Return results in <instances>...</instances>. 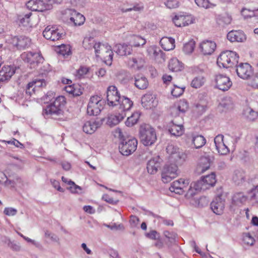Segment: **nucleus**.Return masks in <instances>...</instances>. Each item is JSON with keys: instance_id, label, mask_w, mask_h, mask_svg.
<instances>
[{"instance_id": "nucleus-59", "label": "nucleus", "mask_w": 258, "mask_h": 258, "mask_svg": "<svg viewBox=\"0 0 258 258\" xmlns=\"http://www.w3.org/2000/svg\"><path fill=\"white\" fill-rule=\"evenodd\" d=\"M180 149L173 145H168L166 148L167 153L169 155V158H170L175 153L178 152Z\"/></svg>"}, {"instance_id": "nucleus-8", "label": "nucleus", "mask_w": 258, "mask_h": 258, "mask_svg": "<svg viewBox=\"0 0 258 258\" xmlns=\"http://www.w3.org/2000/svg\"><path fill=\"white\" fill-rule=\"evenodd\" d=\"M178 175V167L176 164L170 163L165 164L162 171L161 176L162 181L168 183Z\"/></svg>"}, {"instance_id": "nucleus-64", "label": "nucleus", "mask_w": 258, "mask_h": 258, "mask_svg": "<svg viewBox=\"0 0 258 258\" xmlns=\"http://www.w3.org/2000/svg\"><path fill=\"white\" fill-rule=\"evenodd\" d=\"M88 71L89 69L88 68L85 67H81L77 72V76H78L79 78H81L85 75H86L88 72Z\"/></svg>"}, {"instance_id": "nucleus-3", "label": "nucleus", "mask_w": 258, "mask_h": 258, "mask_svg": "<svg viewBox=\"0 0 258 258\" xmlns=\"http://www.w3.org/2000/svg\"><path fill=\"white\" fill-rule=\"evenodd\" d=\"M94 51L96 57H102L104 62L107 65L109 66L111 65L113 52L111 46L108 43L97 42L95 45Z\"/></svg>"}, {"instance_id": "nucleus-56", "label": "nucleus", "mask_w": 258, "mask_h": 258, "mask_svg": "<svg viewBox=\"0 0 258 258\" xmlns=\"http://www.w3.org/2000/svg\"><path fill=\"white\" fill-rule=\"evenodd\" d=\"M144 9L143 5L141 3L134 4L132 7L127 8L124 10V12L134 11H141Z\"/></svg>"}, {"instance_id": "nucleus-22", "label": "nucleus", "mask_w": 258, "mask_h": 258, "mask_svg": "<svg viewBox=\"0 0 258 258\" xmlns=\"http://www.w3.org/2000/svg\"><path fill=\"white\" fill-rule=\"evenodd\" d=\"M211 160L209 157H202L199 161L198 165L196 169V172L199 174L204 173L209 169L211 166Z\"/></svg>"}, {"instance_id": "nucleus-7", "label": "nucleus", "mask_w": 258, "mask_h": 258, "mask_svg": "<svg viewBox=\"0 0 258 258\" xmlns=\"http://www.w3.org/2000/svg\"><path fill=\"white\" fill-rule=\"evenodd\" d=\"M105 101L100 96H92L87 106V113L90 115H97L103 109Z\"/></svg>"}, {"instance_id": "nucleus-52", "label": "nucleus", "mask_w": 258, "mask_h": 258, "mask_svg": "<svg viewBox=\"0 0 258 258\" xmlns=\"http://www.w3.org/2000/svg\"><path fill=\"white\" fill-rule=\"evenodd\" d=\"M184 89L185 87H179L176 85H174V88L171 91V94L175 97H178L183 94Z\"/></svg>"}, {"instance_id": "nucleus-20", "label": "nucleus", "mask_w": 258, "mask_h": 258, "mask_svg": "<svg viewBox=\"0 0 258 258\" xmlns=\"http://www.w3.org/2000/svg\"><path fill=\"white\" fill-rule=\"evenodd\" d=\"M168 132L175 137L181 136L184 132V128L181 123H177L175 120H172L168 125Z\"/></svg>"}, {"instance_id": "nucleus-60", "label": "nucleus", "mask_w": 258, "mask_h": 258, "mask_svg": "<svg viewBox=\"0 0 258 258\" xmlns=\"http://www.w3.org/2000/svg\"><path fill=\"white\" fill-rule=\"evenodd\" d=\"M63 36H64V35L62 32H60L58 29H55L54 34L51 37V39H50V40L52 41L58 40L61 39Z\"/></svg>"}, {"instance_id": "nucleus-14", "label": "nucleus", "mask_w": 258, "mask_h": 258, "mask_svg": "<svg viewBox=\"0 0 258 258\" xmlns=\"http://www.w3.org/2000/svg\"><path fill=\"white\" fill-rule=\"evenodd\" d=\"M16 68L11 66H4L0 70V83H7L15 74Z\"/></svg>"}, {"instance_id": "nucleus-50", "label": "nucleus", "mask_w": 258, "mask_h": 258, "mask_svg": "<svg viewBox=\"0 0 258 258\" xmlns=\"http://www.w3.org/2000/svg\"><path fill=\"white\" fill-rule=\"evenodd\" d=\"M242 240L243 242L248 245H253L255 240L249 233H245L243 234Z\"/></svg>"}, {"instance_id": "nucleus-54", "label": "nucleus", "mask_w": 258, "mask_h": 258, "mask_svg": "<svg viewBox=\"0 0 258 258\" xmlns=\"http://www.w3.org/2000/svg\"><path fill=\"white\" fill-rule=\"evenodd\" d=\"M232 20L231 17L228 15H225L220 17L219 19L218 23L220 25H229L231 23Z\"/></svg>"}, {"instance_id": "nucleus-26", "label": "nucleus", "mask_w": 258, "mask_h": 258, "mask_svg": "<svg viewBox=\"0 0 258 258\" xmlns=\"http://www.w3.org/2000/svg\"><path fill=\"white\" fill-rule=\"evenodd\" d=\"M188 108L187 102L184 101H180L177 106H174L171 108V115L173 117L179 116L180 113H184Z\"/></svg>"}, {"instance_id": "nucleus-42", "label": "nucleus", "mask_w": 258, "mask_h": 258, "mask_svg": "<svg viewBox=\"0 0 258 258\" xmlns=\"http://www.w3.org/2000/svg\"><path fill=\"white\" fill-rule=\"evenodd\" d=\"M97 42H95L93 38L86 37L83 41V46L86 49H95V45Z\"/></svg>"}, {"instance_id": "nucleus-10", "label": "nucleus", "mask_w": 258, "mask_h": 258, "mask_svg": "<svg viewBox=\"0 0 258 258\" xmlns=\"http://www.w3.org/2000/svg\"><path fill=\"white\" fill-rule=\"evenodd\" d=\"M21 57L25 62L31 65V68H35L43 61V57L38 52L31 51L24 52L22 54Z\"/></svg>"}, {"instance_id": "nucleus-30", "label": "nucleus", "mask_w": 258, "mask_h": 258, "mask_svg": "<svg viewBox=\"0 0 258 258\" xmlns=\"http://www.w3.org/2000/svg\"><path fill=\"white\" fill-rule=\"evenodd\" d=\"M126 116V113L118 111V114H111L108 118L107 123L110 126L117 125Z\"/></svg>"}, {"instance_id": "nucleus-62", "label": "nucleus", "mask_w": 258, "mask_h": 258, "mask_svg": "<svg viewBox=\"0 0 258 258\" xmlns=\"http://www.w3.org/2000/svg\"><path fill=\"white\" fill-rule=\"evenodd\" d=\"M17 210L13 208L9 207L5 208L4 213L8 216H13L16 215Z\"/></svg>"}, {"instance_id": "nucleus-38", "label": "nucleus", "mask_w": 258, "mask_h": 258, "mask_svg": "<svg viewBox=\"0 0 258 258\" xmlns=\"http://www.w3.org/2000/svg\"><path fill=\"white\" fill-rule=\"evenodd\" d=\"M146 42V40L140 36H133L130 40L132 47H139L144 45Z\"/></svg>"}, {"instance_id": "nucleus-55", "label": "nucleus", "mask_w": 258, "mask_h": 258, "mask_svg": "<svg viewBox=\"0 0 258 258\" xmlns=\"http://www.w3.org/2000/svg\"><path fill=\"white\" fill-rule=\"evenodd\" d=\"M216 148L218 152L221 155H226L229 152L228 148L225 145L224 143L220 144Z\"/></svg>"}, {"instance_id": "nucleus-37", "label": "nucleus", "mask_w": 258, "mask_h": 258, "mask_svg": "<svg viewBox=\"0 0 258 258\" xmlns=\"http://www.w3.org/2000/svg\"><path fill=\"white\" fill-rule=\"evenodd\" d=\"M164 236L168 240L167 244L169 247L175 244L176 242L177 234L173 232H170L168 231H165L163 233Z\"/></svg>"}, {"instance_id": "nucleus-9", "label": "nucleus", "mask_w": 258, "mask_h": 258, "mask_svg": "<svg viewBox=\"0 0 258 258\" xmlns=\"http://www.w3.org/2000/svg\"><path fill=\"white\" fill-rule=\"evenodd\" d=\"M107 101L109 106H115L118 105L121 97L115 86H110L107 89Z\"/></svg>"}, {"instance_id": "nucleus-2", "label": "nucleus", "mask_w": 258, "mask_h": 258, "mask_svg": "<svg viewBox=\"0 0 258 258\" xmlns=\"http://www.w3.org/2000/svg\"><path fill=\"white\" fill-rule=\"evenodd\" d=\"M238 59L239 56L235 52L226 50L220 54L217 63L220 68H231L238 64Z\"/></svg>"}, {"instance_id": "nucleus-1", "label": "nucleus", "mask_w": 258, "mask_h": 258, "mask_svg": "<svg viewBox=\"0 0 258 258\" xmlns=\"http://www.w3.org/2000/svg\"><path fill=\"white\" fill-rule=\"evenodd\" d=\"M115 136L120 140L118 149L122 155L128 156L136 150L138 141L136 139L125 137L120 128L116 129Z\"/></svg>"}, {"instance_id": "nucleus-18", "label": "nucleus", "mask_w": 258, "mask_h": 258, "mask_svg": "<svg viewBox=\"0 0 258 258\" xmlns=\"http://www.w3.org/2000/svg\"><path fill=\"white\" fill-rule=\"evenodd\" d=\"M31 39L25 36H15L12 38V43L18 49H24L31 44Z\"/></svg>"}, {"instance_id": "nucleus-57", "label": "nucleus", "mask_w": 258, "mask_h": 258, "mask_svg": "<svg viewBox=\"0 0 258 258\" xmlns=\"http://www.w3.org/2000/svg\"><path fill=\"white\" fill-rule=\"evenodd\" d=\"M232 102L229 97L224 98L220 103V105L222 107L227 109L232 108Z\"/></svg>"}, {"instance_id": "nucleus-25", "label": "nucleus", "mask_w": 258, "mask_h": 258, "mask_svg": "<svg viewBox=\"0 0 258 258\" xmlns=\"http://www.w3.org/2000/svg\"><path fill=\"white\" fill-rule=\"evenodd\" d=\"M71 17L70 22L74 24V26H81L83 25L85 21L84 16L75 10H69Z\"/></svg>"}, {"instance_id": "nucleus-41", "label": "nucleus", "mask_w": 258, "mask_h": 258, "mask_svg": "<svg viewBox=\"0 0 258 258\" xmlns=\"http://www.w3.org/2000/svg\"><path fill=\"white\" fill-rule=\"evenodd\" d=\"M247 197L242 192H237L234 195L232 198V201L235 204L238 205L243 204L247 200Z\"/></svg>"}, {"instance_id": "nucleus-5", "label": "nucleus", "mask_w": 258, "mask_h": 258, "mask_svg": "<svg viewBox=\"0 0 258 258\" xmlns=\"http://www.w3.org/2000/svg\"><path fill=\"white\" fill-rule=\"evenodd\" d=\"M216 182L215 174L214 173H212L204 177H202L201 180L191 183L188 190V193L190 195L192 194L190 192L192 188H194L196 191L205 190L214 186Z\"/></svg>"}, {"instance_id": "nucleus-35", "label": "nucleus", "mask_w": 258, "mask_h": 258, "mask_svg": "<svg viewBox=\"0 0 258 258\" xmlns=\"http://www.w3.org/2000/svg\"><path fill=\"white\" fill-rule=\"evenodd\" d=\"M186 158V154L182 151L179 150L178 152L174 153L169 159L171 161L175 162L178 164H182Z\"/></svg>"}, {"instance_id": "nucleus-32", "label": "nucleus", "mask_w": 258, "mask_h": 258, "mask_svg": "<svg viewBox=\"0 0 258 258\" xmlns=\"http://www.w3.org/2000/svg\"><path fill=\"white\" fill-rule=\"evenodd\" d=\"M135 85L139 89H146L148 85L149 82L147 79L141 75H137L135 77Z\"/></svg>"}, {"instance_id": "nucleus-4", "label": "nucleus", "mask_w": 258, "mask_h": 258, "mask_svg": "<svg viewBox=\"0 0 258 258\" xmlns=\"http://www.w3.org/2000/svg\"><path fill=\"white\" fill-rule=\"evenodd\" d=\"M140 138L145 146L153 145L157 140L155 130L149 124H144L140 128Z\"/></svg>"}, {"instance_id": "nucleus-33", "label": "nucleus", "mask_w": 258, "mask_h": 258, "mask_svg": "<svg viewBox=\"0 0 258 258\" xmlns=\"http://www.w3.org/2000/svg\"><path fill=\"white\" fill-rule=\"evenodd\" d=\"M245 172L243 170H236L234 171L232 176V180L236 184H241L245 181Z\"/></svg>"}, {"instance_id": "nucleus-53", "label": "nucleus", "mask_w": 258, "mask_h": 258, "mask_svg": "<svg viewBox=\"0 0 258 258\" xmlns=\"http://www.w3.org/2000/svg\"><path fill=\"white\" fill-rule=\"evenodd\" d=\"M58 53L64 57L69 56L71 53L70 46L66 45H61L59 47Z\"/></svg>"}, {"instance_id": "nucleus-61", "label": "nucleus", "mask_w": 258, "mask_h": 258, "mask_svg": "<svg viewBox=\"0 0 258 258\" xmlns=\"http://www.w3.org/2000/svg\"><path fill=\"white\" fill-rule=\"evenodd\" d=\"M196 4L200 7L208 9L210 8L209 0H195Z\"/></svg>"}, {"instance_id": "nucleus-31", "label": "nucleus", "mask_w": 258, "mask_h": 258, "mask_svg": "<svg viewBox=\"0 0 258 258\" xmlns=\"http://www.w3.org/2000/svg\"><path fill=\"white\" fill-rule=\"evenodd\" d=\"M133 105V102L129 98L122 96L119 101V111L121 113L124 112L131 109Z\"/></svg>"}, {"instance_id": "nucleus-16", "label": "nucleus", "mask_w": 258, "mask_h": 258, "mask_svg": "<svg viewBox=\"0 0 258 258\" xmlns=\"http://www.w3.org/2000/svg\"><path fill=\"white\" fill-rule=\"evenodd\" d=\"M215 81L217 88L223 91H227L232 84L230 78L223 75H217Z\"/></svg>"}, {"instance_id": "nucleus-47", "label": "nucleus", "mask_w": 258, "mask_h": 258, "mask_svg": "<svg viewBox=\"0 0 258 258\" xmlns=\"http://www.w3.org/2000/svg\"><path fill=\"white\" fill-rule=\"evenodd\" d=\"M4 242L13 250L19 251L21 249V246L18 244V243L15 242L14 241H11L9 238H5Z\"/></svg>"}, {"instance_id": "nucleus-36", "label": "nucleus", "mask_w": 258, "mask_h": 258, "mask_svg": "<svg viewBox=\"0 0 258 258\" xmlns=\"http://www.w3.org/2000/svg\"><path fill=\"white\" fill-rule=\"evenodd\" d=\"M192 142L195 148L200 149L205 145L206 140L202 135H195L192 136Z\"/></svg>"}, {"instance_id": "nucleus-28", "label": "nucleus", "mask_w": 258, "mask_h": 258, "mask_svg": "<svg viewBox=\"0 0 258 258\" xmlns=\"http://www.w3.org/2000/svg\"><path fill=\"white\" fill-rule=\"evenodd\" d=\"M162 48L166 50L169 51L175 48V40L171 37H163L160 41Z\"/></svg>"}, {"instance_id": "nucleus-34", "label": "nucleus", "mask_w": 258, "mask_h": 258, "mask_svg": "<svg viewBox=\"0 0 258 258\" xmlns=\"http://www.w3.org/2000/svg\"><path fill=\"white\" fill-rule=\"evenodd\" d=\"M169 69L172 72H178L183 69L182 63L176 58H171L168 63Z\"/></svg>"}, {"instance_id": "nucleus-15", "label": "nucleus", "mask_w": 258, "mask_h": 258, "mask_svg": "<svg viewBox=\"0 0 258 258\" xmlns=\"http://www.w3.org/2000/svg\"><path fill=\"white\" fill-rule=\"evenodd\" d=\"M158 103V101L156 95L153 94L148 93L142 97V106L147 109L156 107Z\"/></svg>"}, {"instance_id": "nucleus-63", "label": "nucleus", "mask_w": 258, "mask_h": 258, "mask_svg": "<svg viewBox=\"0 0 258 258\" xmlns=\"http://www.w3.org/2000/svg\"><path fill=\"white\" fill-rule=\"evenodd\" d=\"M250 85L253 88L258 89V73H255L252 77Z\"/></svg>"}, {"instance_id": "nucleus-12", "label": "nucleus", "mask_w": 258, "mask_h": 258, "mask_svg": "<svg viewBox=\"0 0 258 258\" xmlns=\"http://www.w3.org/2000/svg\"><path fill=\"white\" fill-rule=\"evenodd\" d=\"M225 205V199L222 195L216 197L211 203V209L217 215L223 214Z\"/></svg>"}, {"instance_id": "nucleus-11", "label": "nucleus", "mask_w": 258, "mask_h": 258, "mask_svg": "<svg viewBox=\"0 0 258 258\" xmlns=\"http://www.w3.org/2000/svg\"><path fill=\"white\" fill-rule=\"evenodd\" d=\"M235 70L237 76L243 79L248 80L250 79L253 74L252 67L248 63H240L235 65Z\"/></svg>"}, {"instance_id": "nucleus-58", "label": "nucleus", "mask_w": 258, "mask_h": 258, "mask_svg": "<svg viewBox=\"0 0 258 258\" xmlns=\"http://www.w3.org/2000/svg\"><path fill=\"white\" fill-rule=\"evenodd\" d=\"M68 184L70 185L68 189H69L72 193H78V189L80 190H82L80 186L76 185L75 182L72 180H69Z\"/></svg>"}, {"instance_id": "nucleus-40", "label": "nucleus", "mask_w": 258, "mask_h": 258, "mask_svg": "<svg viewBox=\"0 0 258 258\" xmlns=\"http://www.w3.org/2000/svg\"><path fill=\"white\" fill-rule=\"evenodd\" d=\"M243 114L249 121L254 120L258 116L257 112L248 107L244 109Z\"/></svg>"}, {"instance_id": "nucleus-19", "label": "nucleus", "mask_w": 258, "mask_h": 258, "mask_svg": "<svg viewBox=\"0 0 258 258\" xmlns=\"http://www.w3.org/2000/svg\"><path fill=\"white\" fill-rule=\"evenodd\" d=\"M46 85V83L44 79H35L27 84L26 88V93L31 96L34 93L36 88L44 87Z\"/></svg>"}, {"instance_id": "nucleus-27", "label": "nucleus", "mask_w": 258, "mask_h": 258, "mask_svg": "<svg viewBox=\"0 0 258 258\" xmlns=\"http://www.w3.org/2000/svg\"><path fill=\"white\" fill-rule=\"evenodd\" d=\"M100 125L99 121L93 120L87 121L83 126V130L86 134H92L99 127Z\"/></svg>"}, {"instance_id": "nucleus-21", "label": "nucleus", "mask_w": 258, "mask_h": 258, "mask_svg": "<svg viewBox=\"0 0 258 258\" xmlns=\"http://www.w3.org/2000/svg\"><path fill=\"white\" fill-rule=\"evenodd\" d=\"M227 39L231 42H242L246 40V37L241 30H232L227 35Z\"/></svg>"}, {"instance_id": "nucleus-44", "label": "nucleus", "mask_w": 258, "mask_h": 258, "mask_svg": "<svg viewBox=\"0 0 258 258\" xmlns=\"http://www.w3.org/2000/svg\"><path fill=\"white\" fill-rule=\"evenodd\" d=\"M140 118V114L138 112L133 113L131 116L128 117L125 124L127 126H132L136 124Z\"/></svg>"}, {"instance_id": "nucleus-29", "label": "nucleus", "mask_w": 258, "mask_h": 258, "mask_svg": "<svg viewBox=\"0 0 258 258\" xmlns=\"http://www.w3.org/2000/svg\"><path fill=\"white\" fill-rule=\"evenodd\" d=\"M158 157H155L150 159L147 163V169L149 173L151 174H155L158 168L160 166V163Z\"/></svg>"}, {"instance_id": "nucleus-48", "label": "nucleus", "mask_w": 258, "mask_h": 258, "mask_svg": "<svg viewBox=\"0 0 258 258\" xmlns=\"http://www.w3.org/2000/svg\"><path fill=\"white\" fill-rule=\"evenodd\" d=\"M248 195L251 201L256 203L258 202V185L249 191Z\"/></svg>"}, {"instance_id": "nucleus-49", "label": "nucleus", "mask_w": 258, "mask_h": 258, "mask_svg": "<svg viewBox=\"0 0 258 258\" xmlns=\"http://www.w3.org/2000/svg\"><path fill=\"white\" fill-rule=\"evenodd\" d=\"M55 30L54 27H50V26H47L43 32V36L47 40H50L51 37L54 34V32Z\"/></svg>"}, {"instance_id": "nucleus-45", "label": "nucleus", "mask_w": 258, "mask_h": 258, "mask_svg": "<svg viewBox=\"0 0 258 258\" xmlns=\"http://www.w3.org/2000/svg\"><path fill=\"white\" fill-rule=\"evenodd\" d=\"M127 63L131 68L139 69L143 65V60L141 58L133 57L128 60Z\"/></svg>"}, {"instance_id": "nucleus-23", "label": "nucleus", "mask_w": 258, "mask_h": 258, "mask_svg": "<svg viewBox=\"0 0 258 258\" xmlns=\"http://www.w3.org/2000/svg\"><path fill=\"white\" fill-rule=\"evenodd\" d=\"M216 47L215 42L212 41H204L200 44V49L204 55H211L215 51Z\"/></svg>"}, {"instance_id": "nucleus-13", "label": "nucleus", "mask_w": 258, "mask_h": 258, "mask_svg": "<svg viewBox=\"0 0 258 258\" xmlns=\"http://www.w3.org/2000/svg\"><path fill=\"white\" fill-rule=\"evenodd\" d=\"M189 180L180 178L172 183L169 187V190L176 194L182 195L189 184Z\"/></svg>"}, {"instance_id": "nucleus-46", "label": "nucleus", "mask_w": 258, "mask_h": 258, "mask_svg": "<svg viewBox=\"0 0 258 258\" xmlns=\"http://www.w3.org/2000/svg\"><path fill=\"white\" fill-rule=\"evenodd\" d=\"M195 47V42L193 40H190L184 45L183 51L186 54H190L194 51Z\"/></svg>"}, {"instance_id": "nucleus-39", "label": "nucleus", "mask_w": 258, "mask_h": 258, "mask_svg": "<svg viewBox=\"0 0 258 258\" xmlns=\"http://www.w3.org/2000/svg\"><path fill=\"white\" fill-rule=\"evenodd\" d=\"M32 15L31 13H29L23 16H18V20L19 21V25H22L25 27H31L30 24V17Z\"/></svg>"}, {"instance_id": "nucleus-51", "label": "nucleus", "mask_w": 258, "mask_h": 258, "mask_svg": "<svg viewBox=\"0 0 258 258\" xmlns=\"http://www.w3.org/2000/svg\"><path fill=\"white\" fill-rule=\"evenodd\" d=\"M184 16L175 15L174 17L172 18L173 22L175 25L177 27H184Z\"/></svg>"}, {"instance_id": "nucleus-24", "label": "nucleus", "mask_w": 258, "mask_h": 258, "mask_svg": "<svg viewBox=\"0 0 258 258\" xmlns=\"http://www.w3.org/2000/svg\"><path fill=\"white\" fill-rule=\"evenodd\" d=\"M114 51L119 55L126 56L131 54L133 51L132 45L126 43L116 44Z\"/></svg>"}, {"instance_id": "nucleus-17", "label": "nucleus", "mask_w": 258, "mask_h": 258, "mask_svg": "<svg viewBox=\"0 0 258 258\" xmlns=\"http://www.w3.org/2000/svg\"><path fill=\"white\" fill-rule=\"evenodd\" d=\"M28 9L33 11L43 12L49 10V6L45 5L42 0H30L26 4Z\"/></svg>"}, {"instance_id": "nucleus-6", "label": "nucleus", "mask_w": 258, "mask_h": 258, "mask_svg": "<svg viewBox=\"0 0 258 258\" xmlns=\"http://www.w3.org/2000/svg\"><path fill=\"white\" fill-rule=\"evenodd\" d=\"M66 103L64 97L59 96L43 109V114L59 115L63 113L62 109Z\"/></svg>"}, {"instance_id": "nucleus-43", "label": "nucleus", "mask_w": 258, "mask_h": 258, "mask_svg": "<svg viewBox=\"0 0 258 258\" xmlns=\"http://www.w3.org/2000/svg\"><path fill=\"white\" fill-rule=\"evenodd\" d=\"M205 81L204 77L202 76L196 77L191 81L190 85L192 88H199L204 85Z\"/></svg>"}]
</instances>
